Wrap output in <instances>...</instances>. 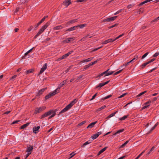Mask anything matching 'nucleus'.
I'll return each mask as SVG.
<instances>
[{"label":"nucleus","instance_id":"1","mask_svg":"<svg viewBox=\"0 0 159 159\" xmlns=\"http://www.w3.org/2000/svg\"><path fill=\"white\" fill-rule=\"evenodd\" d=\"M77 102L76 99H74L69 104L66 106L64 109H63L59 113V115L61 113L67 111L69 109H70L72 106L75 104Z\"/></svg>","mask_w":159,"mask_h":159},{"label":"nucleus","instance_id":"2","mask_svg":"<svg viewBox=\"0 0 159 159\" xmlns=\"http://www.w3.org/2000/svg\"><path fill=\"white\" fill-rule=\"evenodd\" d=\"M51 114L52 115L49 117V119H50L55 116L56 115V113L53 111L50 110L42 115L41 117V118H43L46 117Z\"/></svg>","mask_w":159,"mask_h":159},{"label":"nucleus","instance_id":"3","mask_svg":"<svg viewBox=\"0 0 159 159\" xmlns=\"http://www.w3.org/2000/svg\"><path fill=\"white\" fill-rule=\"evenodd\" d=\"M109 70H110V69H107V70H106V71H104L103 72H102V73L100 74L99 75V76H102L104 75H105V76H108V75H110L112 74L114 72V71H109Z\"/></svg>","mask_w":159,"mask_h":159},{"label":"nucleus","instance_id":"4","mask_svg":"<svg viewBox=\"0 0 159 159\" xmlns=\"http://www.w3.org/2000/svg\"><path fill=\"white\" fill-rule=\"evenodd\" d=\"M67 81V80H64L59 85L57 89L55 90V91H56V92L57 93L59 92V90L60 88L63 86L66 83Z\"/></svg>","mask_w":159,"mask_h":159},{"label":"nucleus","instance_id":"5","mask_svg":"<svg viewBox=\"0 0 159 159\" xmlns=\"http://www.w3.org/2000/svg\"><path fill=\"white\" fill-rule=\"evenodd\" d=\"M49 24H50L48 22H47L45 25L43 26L38 32L39 34H41L44 31L45 29H46L49 25Z\"/></svg>","mask_w":159,"mask_h":159},{"label":"nucleus","instance_id":"6","mask_svg":"<svg viewBox=\"0 0 159 159\" xmlns=\"http://www.w3.org/2000/svg\"><path fill=\"white\" fill-rule=\"evenodd\" d=\"M57 93L56 92V91L54 90L52 92H50L49 94L46 95L45 97V99L46 100L49 98H50L52 96L55 95Z\"/></svg>","mask_w":159,"mask_h":159},{"label":"nucleus","instance_id":"7","mask_svg":"<svg viewBox=\"0 0 159 159\" xmlns=\"http://www.w3.org/2000/svg\"><path fill=\"white\" fill-rule=\"evenodd\" d=\"M46 108L45 107H42L38 108H37L35 109L34 113L37 114L43 111Z\"/></svg>","mask_w":159,"mask_h":159},{"label":"nucleus","instance_id":"8","mask_svg":"<svg viewBox=\"0 0 159 159\" xmlns=\"http://www.w3.org/2000/svg\"><path fill=\"white\" fill-rule=\"evenodd\" d=\"M75 40V38H68L66 39L63 40V42L65 43H68L70 42H72Z\"/></svg>","mask_w":159,"mask_h":159},{"label":"nucleus","instance_id":"9","mask_svg":"<svg viewBox=\"0 0 159 159\" xmlns=\"http://www.w3.org/2000/svg\"><path fill=\"white\" fill-rule=\"evenodd\" d=\"M124 35V34H121L120 35H119V36H117V37H116L115 39H108V41L109 43H111L112 42H114L116 40L120 38V37H121L122 36H123Z\"/></svg>","mask_w":159,"mask_h":159},{"label":"nucleus","instance_id":"10","mask_svg":"<svg viewBox=\"0 0 159 159\" xmlns=\"http://www.w3.org/2000/svg\"><path fill=\"white\" fill-rule=\"evenodd\" d=\"M77 19H75L71 20H69V21L67 22L66 24V25L68 26L69 25L73 24L75 22H77Z\"/></svg>","mask_w":159,"mask_h":159},{"label":"nucleus","instance_id":"11","mask_svg":"<svg viewBox=\"0 0 159 159\" xmlns=\"http://www.w3.org/2000/svg\"><path fill=\"white\" fill-rule=\"evenodd\" d=\"M102 134L101 132H98L96 134H93L91 138L93 139H94L97 138L99 136Z\"/></svg>","mask_w":159,"mask_h":159},{"label":"nucleus","instance_id":"12","mask_svg":"<svg viewBox=\"0 0 159 159\" xmlns=\"http://www.w3.org/2000/svg\"><path fill=\"white\" fill-rule=\"evenodd\" d=\"M47 66V63H45L43 66L41 68L40 71L39 72L40 74H42L44 70L46 69Z\"/></svg>","mask_w":159,"mask_h":159},{"label":"nucleus","instance_id":"13","mask_svg":"<svg viewBox=\"0 0 159 159\" xmlns=\"http://www.w3.org/2000/svg\"><path fill=\"white\" fill-rule=\"evenodd\" d=\"M40 128L39 126H38L37 127H34L33 128V132L36 134L38 133L39 131V129Z\"/></svg>","mask_w":159,"mask_h":159},{"label":"nucleus","instance_id":"14","mask_svg":"<svg viewBox=\"0 0 159 159\" xmlns=\"http://www.w3.org/2000/svg\"><path fill=\"white\" fill-rule=\"evenodd\" d=\"M70 0H66L63 2V4L66 7H67L70 3Z\"/></svg>","mask_w":159,"mask_h":159},{"label":"nucleus","instance_id":"15","mask_svg":"<svg viewBox=\"0 0 159 159\" xmlns=\"http://www.w3.org/2000/svg\"><path fill=\"white\" fill-rule=\"evenodd\" d=\"M97 122V121L92 122L89 124L87 127V128H91L93 127L95 125Z\"/></svg>","mask_w":159,"mask_h":159},{"label":"nucleus","instance_id":"16","mask_svg":"<svg viewBox=\"0 0 159 159\" xmlns=\"http://www.w3.org/2000/svg\"><path fill=\"white\" fill-rule=\"evenodd\" d=\"M78 27V26L76 25L75 26H74L71 27L70 28H69L68 29L66 30V31H72L73 30H74L76 29V28Z\"/></svg>","mask_w":159,"mask_h":159},{"label":"nucleus","instance_id":"17","mask_svg":"<svg viewBox=\"0 0 159 159\" xmlns=\"http://www.w3.org/2000/svg\"><path fill=\"white\" fill-rule=\"evenodd\" d=\"M47 89L46 88H44L43 89H41L40 90H39L38 93V94L37 95V96L38 95H40L41 94H42Z\"/></svg>","mask_w":159,"mask_h":159},{"label":"nucleus","instance_id":"18","mask_svg":"<svg viewBox=\"0 0 159 159\" xmlns=\"http://www.w3.org/2000/svg\"><path fill=\"white\" fill-rule=\"evenodd\" d=\"M33 149V147L32 146H30L28 147L26 150V152H31V151Z\"/></svg>","mask_w":159,"mask_h":159},{"label":"nucleus","instance_id":"19","mask_svg":"<svg viewBox=\"0 0 159 159\" xmlns=\"http://www.w3.org/2000/svg\"><path fill=\"white\" fill-rule=\"evenodd\" d=\"M93 58V57H90L88 59H86L82 61L81 62L83 63L85 62H88L91 61L92 59Z\"/></svg>","mask_w":159,"mask_h":159},{"label":"nucleus","instance_id":"20","mask_svg":"<svg viewBox=\"0 0 159 159\" xmlns=\"http://www.w3.org/2000/svg\"><path fill=\"white\" fill-rule=\"evenodd\" d=\"M30 124V123L28 122V123H27L23 125L20 127V129H23L25 128L27 126H28Z\"/></svg>","mask_w":159,"mask_h":159},{"label":"nucleus","instance_id":"21","mask_svg":"<svg viewBox=\"0 0 159 159\" xmlns=\"http://www.w3.org/2000/svg\"><path fill=\"white\" fill-rule=\"evenodd\" d=\"M118 112L117 111H116L115 112L112 113L111 114H110L109 116L107 117V118L109 119L111 117L115 115L116 114V113Z\"/></svg>","mask_w":159,"mask_h":159},{"label":"nucleus","instance_id":"22","mask_svg":"<svg viewBox=\"0 0 159 159\" xmlns=\"http://www.w3.org/2000/svg\"><path fill=\"white\" fill-rule=\"evenodd\" d=\"M153 0H145V1L141 2V3H140L139 4V6H142V5H143L144 4H145L146 3L149 2L151 1H153Z\"/></svg>","mask_w":159,"mask_h":159},{"label":"nucleus","instance_id":"23","mask_svg":"<svg viewBox=\"0 0 159 159\" xmlns=\"http://www.w3.org/2000/svg\"><path fill=\"white\" fill-rule=\"evenodd\" d=\"M107 148V147H105L104 148H102L101 150L99 152H98V155H99L103 152Z\"/></svg>","mask_w":159,"mask_h":159},{"label":"nucleus","instance_id":"24","mask_svg":"<svg viewBox=\"0 0 159 159\" xmlns=\"http://www.w3.org/2000/svg\"><path fill=\"white\" fill-rule=\"evenodd\" d=\"M63 27L61 25H59L57 26H56L53 28V29L54 30H58L61 29Z\"/></svg>","mask_w":159,"mask_h":159},{"label":"nucleus","instance_id":"25","mask_svg":"<svg viewBox=\"0 0 159 159\" xmlns=\"http://www.w3.org/2000/svg\"><path fill=\"white\" fill-rule=\"evenodd\" d=\"M158 125V123H157L154 125L150 129L149 132H152L153 130H154L156 126Z\"/></svg>","mask_w":159,"mask_h":159},{"label":"nucleus","instance_id":"26","mask_svg":"<svg viewBox=\"0 0 159 159\" xmlns=\"http://www.w3.org/2000/svg\"><path fill=\"white\" fill-rule=\"evenodd\" d=\"M129 142V141H127L125 143L122 144L120 146V148H124L126 145Z\"/></svg>","mask_w":159,"mask_h":159},{"label":"nucleus","instance_id":"27","mask_svg":"<svg viewBox=\"0 0 159 159\" xmlns=\"http://www.w3.org/2000/svg\"><path fill=\"white\" fill-rule=\"evenodd\" d=\"M124 130V129H121L117 131L113 135H115L117 134H119L120 133L122 132Z\"/></svg>","mask_w":159,"mask_h":159},{"label":"nucleus","instance_id":"28","mask_svg":"<svg viewBox=\"0 0 159 159\" xmlns=\"http://www.w3.org/2000/svg\"><path fill=\"white\" fill-rule=\"evenodd\" d=\"M106 107V106L105 105L103 106L102 107H101L98 109L97 110V111H100L101 110H103Z\"/></svg>","mask_w":159,"mask_h":159},{"label":"nucleus","instance_id":"29","mask_svg":"<svg viewBox=\"0 0 159 159\" xmlns=\"http://www.w3.org/2000/svg\"><path fill=\"white\" fill-rule=\"evenodd\" d=\"M86 24H83L82 25H76L78 26V27H79L80 29H82L84 27L86 26Z\"/></svg>","mask_w":159,"mask_h":159},{"label":"nucleus","instance_id":"30","mask_svg":"<svg viewBox=\"0 0 159 159\" xmlns=\"http://www.w3.org/2000/svg\"><path fill=\"white\" fill-rule=\"evenodd\" d=\"M128 115H125L123 116V117H121L119 119L120 120H124L125 119L128 117Z\"/></svg>","mask_w":159,"mask_h":159},{"label":"nucleus","instance_id":"31","mask_svg":"<svg viewBox=\"0 0 159 159\" xmlns=\"http://www.w3.org/2000/svg\"><path fill=\"white\" fill-rule=\"evenodd\" d=\"M149 62H145V63H144L141 66V67L143 68H144L147 65H148V64H149Z\"/></svg>","mask_w":159,"mask_h":159},{"label":"nucleus","instance_id":"32","mask_svg":"<svg viewBox=\"0 0 159 159\" xmlns=\"http://www.w3.org/2000/svg\"><path fill=\"white\" fill-rule=\"evenodd\" d=\"M138 58V56H135L134 58L129 61V62L131 63L133 61H134V60H137Z\"/></svg>","mask_w":159,"mask_h":159},{"label":"nucleus","instance_id":"33","mask_svg":"<svg viewBox=\"0 0 159 159\" xmlns=\"http://www.w3.org/2000/svg\"><path fill=\"white\" fill-rule=\"evenodd\" d=\"M147 92V91H145L144 92H141V93H140L138 95H137V97H140V96H141L142 95L144 94V93H146Z\"/></svg>","mask_w":159,"mask_h":159},{"label":"nucleus","instance_id":"34","mask_svg":"<svg viewBox=\"0 0 159 159\" xmlns=\"http://www.w3.org/2000/svg\"><path fill=\"white\" fill-rule=\"evenodd\" d=\"M154 147H152V148H151V150H150V151L148 152L147 154V155H148L150 153H151L152 152L154 149Z\"/></svg>","mask_w":159,"mask_h":159},{"label":"nucleus","instance_id":"35","mask_svg":"<svg viewBox=\"0 0 159 159\" xmlns=\"http://www.w3.org/2000/svg\"><path fill=\"white\" fill-rule=\"evenodd\" d=\"M149 54V52H146V53H145V54H144L143 56L142 57V59H144V58H145L148 55V54Z\"/></svg>","mask_w":159,"mask_h":159},{"label":"nucleus","instance_id":"36","mask_svg":"<svg viewBox=\"0 0 159 159\" xmlns=\"http://www.w3.org/2000/svg\"><path fill=\"white\" fill-rule=\"evenodd\" d=\"M111 96H112V95H110L107 96H106L105 97H104V98H103V100H106L107 99L109 98H110L111 97Z\"/></svg>","mask_w":159,"mask_h":159},{"label":"nucleus","instance_id":"37","mask_svg":"<svg viewBox=\"0 0 159 159\" xmlns=\"http://www.w3.org/2000/svg\"><path fill=\"white\" fill-rule=\"evenodd\" d=\"M104 83H100L98 85V86H97V88H98V87H101L103 86H104Z\"/></svg>","mask_w":159,"mask_h":159},{"label":"nucleus","instance_id":"38","mask_svg":"<svg viewBox=\"0 0 159 159\" xmlns=\"http://www.w3.org/2000/svg\"><path fill=\"white\" fill-rule=\"evenodd\" d=\"M71 66H70V67H69L66 69V70H65V71L64 74H66V73H67L69 71V70H70V69H71Z\"/></svg>","mask_w":159,"mask_h":159},{"label":"nucleus","instance_id":"39","mask_svg":"<svg viewBox=\"0 0 159 159\" xmlns=\"http://www.w3.org/2000/svg\"><path fill=\"white\" fill-rule=\"evenodd\" d=\"M104 22H109L111 21L110 18L106 19L103 20Z\"/></svg>","mask_w":159,"mask_h":159},{"label":"nucleus","instance_id":"40","mask_svg":"<svg viewBox=\"0 0 159 159\" xmlns=\"http://www.w3.org/2000/svg\"><path fill=\"white\" fill-rule=\"evenodd\" d=\"M33 70L32 69H30L29 70H27L26 71V72L27 74H29L30 73H31L33 72Z\"/></svg>","mask_w":159,"mask_h":159},{"label":"nucleus","instance_id":"41","mask_svg":"<svg viewBox=\"0 0 159 159\" xmlns=\"http://www.w3.org/2000/svg\"><path fill=\"white\" fill-rule=\"evenodd\" d=\"M127 94V93H123L122 94L120 95V96H119L118 97V98H122V97H124V96H125V95H126Z\"/></svg>","mask_w":159,"mask_h":159},{"label":"nucleus","instance_id":"42","mask_svg":"<svg viewBox=\"0 0 159 159\" xmlns=\"http://www.w3.org/2000/svg\"><path fill=\"white\" fill-rule=\"evenodd\" d=\"M122 70V69L120 70H119V71L116 72L115 73H114V75H117L119 74V73H120V72H121Z\"/></svg>","mask_w":159,"mask_h":159},{"label":"nucleus","instance_id":"43","mask_svg":"<svg viewBox=\"0 0 159 159\" xmlns=\"http://www.w3.org/2000/svg\"><path fill=\"white\" fill-rule=\"evenodd\" d=\"M33 48H32L31 49H30L29 51H28L27 52H26V53H25V55H27L31 51L32 49Z\"/></svg>","mask_w":159,"mask_h":159},{"label":"nucleus","instance_id":"44","mask_svg":"<svg viewBox=\"0 0 159 159\" xmlns=\"http://www.w3.org/2000/svg\"><path fill=\"white\" fill-rule=\"evenodd\" d=\"M68 54H65L63 55L62 57V59H64L66 58L67 57H68V56L67 55Z\"/></svg>","mask_w":159,"mask_h":159},{"label":"nucleus","instance_id":"45","mask_svg":"<svg viewBox=\"0 0 159 159\" xmlns=\"http://www.w3.org/2000/svg\"><path fill=\"white\" fill-rule=\"evenodd\" d=\"M117 17V16H115L110 17V19H111V21H113L114 20H115L116 18Z\"/></svg>","mask_w":159,"mask_h":159},{"label":"nucleus","instance_id":"46","mask_svg":"<svg viewBox=\"0 0 159 159\" xmlns=\"http://www.w3.org/2000/svg\"><path fill=\"white\" fill-rule=\"evenodd\" d=\"M97 93H96L93 96L92 98L90 100L92 101V100H93V99H94L95 98V97L97 96Z\"/></svg>","mask_w":159,"mask_h":159},{"label":"nucleus","instance_id":"47","mask_svg":"<svg viewBox=\"0 0 159 159\" xmlns=\"http://www.w3.org/2000/svg\"><path fill=\"white\" fill-rule=\"evenodd\" d=\"M122 10V9H120V10L117 11L116 12V13H115L114 14V15H116L120 13L121 11Z\"/></svg>","mask_w":159,"mask_h":159},{"label":"nucleus","instance_id":"48","mask_svg":"<svg viewBox=\"0 0 159 159\" xmlns=\"http://www.w3.org/2000/svg\"><path fill=\"white\" fill-rule=\"evenodd\" d=\"M90 143L88 141H87L85 142L83 145V146L84 147L86 145L88 144H89Z\"/></svg>","mask_w":159,"mask_h":159},{"label":"nucleus","instance_id":"49","mask_svg":"<svg viewBox=\"0 0 159 159\" xmlns=\"http://www.w3.org/2000/svg\"><path fill=\"white\" fill-rule=\"evenodd\" d=\"M86 122L85 121H83L79 124V125L81 126L84 124Z\"/></svg>","mask_w":159,"mask_h":159},{"label":"nucleus","instance_id":"50","mask_svg":"<svg viewBox=\"0 0 159 159\" xmlns=\"http://www.w3.org/2000/svg\"><path fill=\"white\" fill-rule=\"evenodd\" d=\"M145 150H143L141 153H140L138 156L139 158L140 157L142 156V155L145 152Z\"/></svg>","mask_w":159,"mask_h":159},{"label":"nucleus","instance_id":"51","mask_svg":"<svg viewBox=\"0 0 159 159\" xmlns=\"http://www.w3.org/2000/svg\"><path fill=\"white\" fill-rule=\"evenodd\" d=\"M145 150H143L141 153H140L138 156L139 158L140 157L142 156V155L145 152Z\"/></svg>","mask_w":159,"mask_h":159},{"label":"nucleus","instance_id":"52","mask_svg":"<svg viewBox=\"0 0 159 159\" xmlns=\"http://www.w3.org/2000/svg\"><path fill=\"white\" fill-rule=\"evenodd\" d=\"M159 55V52H156L155 53L153 56V57H157V56H158Z\"/></svg>","mask_w":159,"mask_h":159},{"label":"nucleus","instance_id":"53","mask_svg":"<svg viewBox=\"0 0 159 159\" xmlns=\"http://www.w3.org/2000/svg\"><path fill=\"white\" fill-rule=\"evenodd\" d=\"M75 154V153H74V152H72L71 153H70V155L71 156L70 157V158H71L72 157H73Z\"/></svg>","mask_w":159,"mask_h":159},{"label":"nucleus","instance_id":"54","mask_svg":"<svg viewBox=\"0 0 159 159\" xmlns=\"http://www.w3.org/2000/svg\"><path fill=\"white\" fill-rule=\"evenodd\" d=\"M108 43H109V42H108V39H107V40H105L102 43V44H106Z\"/></svg>","mask_w":159,"mask_h":159},{"label":"nucleus","instance_id":"55","mask_svg":"<svg viewBox=\"0 0 159 159\" xmlns=\"http://www.w3.org/2000/svg\"><path fill=\"white\" fill-rule=\"evenodd\" d=\"M31 154V152H28L26 155L25 159H26Z\"/></svg>","mask_w":159,"mask_h":159},{"label":"nucleus","instance_id":"56","mask_svg":"<svg viewBox=\"0 0 159 159\" xmlns=\"http://www.w3.org/2000/svg\"><path fill=\"white\" fill-rule=\"evenodd\" d=\"M151 102V101H148L145 103V105H149V106L150 105Z\"/></svg>","mask_w":159,"mask_h":159},{"label":"nucleus","instance_id":"57","mask_svg":"<svg viewBox=\"0 0 159 159\" xmlns=\"http://www.w3.org/2000/svg\"><path fill=\"white\" fill-rule=\"evenodd\" d=\"M33 29V26H30L29 28L28 29V31H30Z\"/></svg>","mask_w":159,"mask_h":159},{"label":"nucleus","instance_id":"58","mask_svg":"<svg viewBox=\"0 0 159 159\" xmlns=\"http://www.w3.org/2000/svg\"><path fill=\"white\" fill-rule=\"evenodd\" d=\"M98 60H96L95 61H94L93 62H92V65H93L95 64H96V63L98 62Z\"/></svg>","mask_w":159,"mask_h":159},{"label":"nucleus","instance_id":"59","mask_svg":"<svg viewBox=\"0 0 159 159\" xmlns=\"http://www.w3.org/2000/svg\"><path fill=\"white\" fill-rule=\"evenodd\" d=\"M129 63H130V62H129H129H127L126 63L123 64V66H127L128 65Z\"/></svg>","mask_w":159,"mask_h":159},{"label":"nucleus","instance_id":"60","mask_svg":"<svg viewBox=\"0 0 159 159\" xmlns=\"http://www.w3.org/2000/svg\"><path fill=\"white\" fill-rule=\"evenodd\" d=\"M19 121H20V120H16V121H14L12 123V124H16L17 123H18Z\"/></svg>","mask_w":159,"mask_h":159},{"label":"nucleus","instance_id":"61","mask_svg":"<svg viewBox=\"0 0 159 159\" xmlns=\"http://www.w3.org/2000/svg\"><path fill=\"white\" fill-rule=\"evenodd\" d=\"M16 76H17V75H14L13 76H12L10 79L11 80H13V79L15 78Z\"/></svg>","mask_w":159,"mask_h":159},{"label":"nucleus","instance_id":"62","mask_svg":"<svg viewBox=\"0 0 159 159\" xmlns=\"http://www.w3.org/2000/svg\"><path fill=\"white\" fill-rule=\"evenodd\" d=\"M73 52V51H70V52H68L67 53V54H68V56H69L70 54H71Z\"/></svg>","mask_w":159,"mask_h":159},{"label":"nucleus","instance_id":"63","mask_svg":"<svg viewBox=\"0 0 159 159\" xmlns=\"http://www.w3.org/2000/svg\"><path fill=\"white\" fill-rule=\"evenodd\" d=\"M155 60V59L153 58L151 59L150 61H149L148 62H149V63H150L152 62L153 61Z\"/></svg>","mask_w":159,"mask_h":159},{"label":"nucleus","instance_id":"64","mask_svg":"<svg viewBox=\"0 0 159 159\" xmlns=\"http://www.w3.org/2000/svg\"><path fill=\"white\" fill-rule=\"evenodd\" d=\"M132 6H133L132 5L130 4L127 6V8L128 9H129V8H131L132 7Z\"/></svg>","mask_w":159,"mask_h":159}]
</instances>
